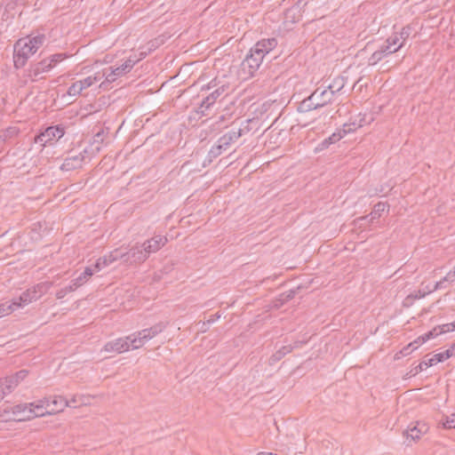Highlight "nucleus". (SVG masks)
<instances>
[{
  "label": "nucleus",
  "mask_w": 455,
  "mask_h": 455,
  "mask_svg": "<svg viewBox=\"0 0 455 455\" xmlns=\"http://www.w3.org/2000/svg\"><path fill=\"white\" fill-rule=\"evenodd\" d=\"M166 326L167 323L160 322L150 328L144 329L130 336H127L125 339L119 338L108 341L104 346L103 350L105 352H116L120 354L128 351L130 347H132V349H138L141 347L146 342L156 337L157 334L161 333L166 328Z\"/></svg>",
  "instance_id": "1"
},
{
  "label": "nucleus",
  "mask_w": 455,
  "mask_h": 455,
  "mask_svg": "<svg viewBox=\"0 0 455 455\" xmlns=\"http://www.w3.org/2000/svg\"><path fill=\"white\" fill-rule=\"evenodd\" d=\"M243 135V130H231L222 135L218 140L217 143L212 147L209 151L208 156L210 160L213 158H217L223 152L227 151L232 144L235 143Z\"/></svg>",
  "instance_id": "2"
},
{
  "label": "nucleus",
  "mask_w": 455,
  "mask_h": 455,
  "mask_svg": "<svg viewBox=\"0 0 455 455\" xmlns=\"http://www.w3.org/2000/svg\"><path fill=\"white\" fill-rule=\"evenodd\" d=\"M35 53L28 39H19L14 44L13 62L16 68H23L28 59Z\"/></svg>",
  "instance_id": "3"
},
{
  "label": "nucleus",
  "mask_w": 455,
  "mask_h": 455,
  "mask_svg": "<svg viewBox=\"0 0 455 455\" xmlns=\"http://www.w3.org/2000/svg\"><path fill=\"white\" fill-rule=\"evenodd\" d=\"M262 61V57H260L259 53L253 52V50L251 49L241 63V73L243 75V78L253 76L259 68Z\"/></svg>",
  "instance_id": "4"
},
{
  "label": "nucleus",
  "mask_w": 455,
  "mask_h": 455,
  "mask_svg": "<svg viewBox=\"0 0 455 455\" xmlns=\"http://www.w3.org/2000/svg\"><path fill=\"white\" fill-rule=\"evenodd\" d=\"M64 134L65 130L61 125L49 126L35 137V142L44 147L46 144L59 140Z\"/></svg>",
  "instance_id": "5"
},
{
  "label": "nucleus",
  "mask_w": 455,
  "mask_h": 455,
  "mask_svg": "<svg viewBox=\"0 0 455 455\" xmlns=\"http://www.w3.org/2000/svg\"><path fill=\"white\" fill-rule=\"evenodd\" d=\"M47 400L41 399L33 403H29V411L28 414L24 415L21 418H19V421L22 420H29L31 419H34L36 417H44L45 415H52L50 412V410H48V407L46 405Z\"/></svg>",
  "instance_id": "6"
},
{
  "label": "nucleus",
  "mask_w": 455,
  "mask_h": 455,
  "mask_svg": "<svg viewBox=\"0 0 455 455\" xmlns=\"http://www.w3.org/2000/svg\"><path fill=\"white\" fill-rule=\"evenodd\" d=\"M429 430V427L427 423L422 421H417L414 424L408 426L407 429L403 432V435L407 439H411L415 442L420 439V437L427 434Z\"/></svg>",
  "instance_id": "7"
},
{
  "label": "nucleus",
  "mask_w": 455,
  "mask_h": 455,
  "mask_svg": "<svg viewBox=\"0 0 455 455\" xmlns=\"http://www.w3.org/2000/svg\"><path fill=\"white\" fill-rule=\"evenodd\" d=\"M277 46V40L275 37L264 38L257 42L253 47V52L259 53L264 60L265 56Z\"/></svg>",
  "instance_id": "8"
},
{
  "label": "nucleus",
  "mask_w": 455,
  "mask_h": 455,
  "mask_svg": "<svg viewBox=\"0 0 455 455\" xmlns=\"http://www.w3.org/2000/svg\"><path fill=\"white\" fill-rule=\"evenodd\" d=\"M86 154L87 149H84L83 152H80L77 155L70 156L65 158L61 165V170L68 172L82 167Z\"/></svg>",
  "instance_id": "9"
},
{
  "label": "nucleus",
  "mask_w": 455,
  "mask_h": 455,
  "mask_svg": "<svg viewBox=\"0 0 455 455\" xmlns=\"http://www.w3.org/2000/svg\"><path fill=\"white\" fill-rule=\"evenodd\" d=\"M148 258L142 244H136L127 251V264L144 262Z\"/></svg>",
  "instance_id": "10"
},
{
  "label": "nucleus",
  "mask_w": 455,
  "mask_h": 455,
  "mask_svg": "<svg viewBox=\"0 0 455 455\" xmlns=\"http://www.w3.org/2000/svg\"><path fill=\"white\" fill-rule=\"evenodd\" d=\"M167 243V238L161 235H155L154 237L147 240L142 243L144 251L149 256L151 253L158 251Z\"/></svg>",
  "instance_id": "11"
},
{
  "label": "nucleus",
  "mask_w": 455,
  "mask_h": 455,
  "mask_svg": "<svg viewBox=\"0 0 455 455\" xmlns=\"http://www.w3.org/2000/svg\"><path fill=\"white\" fill-rule=\"evenodd\" d=\"M44 400H47L46 405L52 415L61 412L66 407H68V400L63 396L54 395L45 397Z\"/></svg>",
  "instance_id": "12"
},
{
  "label": "nucleus",
  "mask_w": 455,
  "mask_h": 455,
  "mask_svg": "<svg viewBox=\"0 0 455 455\" xmlns=\"http://www.w3.org/2000/svg\"><path fill=\"white\" fill-rule=\"evenodd\" d=\"M313 99L316 101V106L323 108L329 103H331L334 97L331 95V92L326 88H317L313 92Z\"/></svg>",
  "instance_id": "13"
},
{
  "label": "nucleus",
  "mask_w": 455,
  "mask_h": 455,
  "mask_svg": "<svg viewBox=\"0 0 455 455\" xmlns=\"http://www.w3.org/2000/svg\"><path fill=\"white\" fill-rule=\"evenodd\" d=\"M39 297L40 295L37 294L36 288H34L32 290H27L26 291L22 292L19 298L14 299V301L17 305V307L20 308L31 303L32 301L36 300Z\"/></svg>",
  "instance_id": "14"
},
{
  "label": "nucleus",
  "mask_w": 455,
  "mask_h": 455,
  "mask_svg": "<svg viewBox=\"0 0 455 455\" xmlns=\"http://www.w3.org/2000/svg\"><path fill=\"white\" fill-rule=\"evenodd\" d=\"M225 91V85L220 86L219 88L214 90L203 100L201 103V108H204L205 109L210 108V107L212 106L215 103V101L224 94Z\"/></svg>",
  "instance_id": "15"
},
{
  "label": "nucleus",
  "mask_w": 455,
  "mask_h": 455,
  "mask_svg": "<svg viewBox=\"0 0 455 455\" xmlns=\"http://www.w3.org/2000/svg\"><path fill=\"white\" fill-rule=\"evenodd\" d=\"M342 139L340 131L333 132L331 136L322 140L315 148V152H320L327 149L331 144H334Z\"/></svg>",
  "instance_id": "16"
},
{
  "label": "nucleus",
  "mask_w": 455,
  "mask_h": 455,
  "mask_svg": "<svg viewBox=\"0 0 455 455\" xmlns=\"http://www.w3.org/2000/svg\"><path fill=\"white\" fill-rule=\"evenodd\" d=\"M29 403H20L12 407H8L4 409V412H12L17 419L23 417L26 414H28L29 411Z\"/></svg>",
  "instance_id": "17"
},
{
  "label": "nucleus",
  "mask_w": 455,
  "mask_h": 455,
  "mask_svg": "<svg viewBox=\"0 0 455 455\" xmlns=\"http://www.w3.org/2000/svg\"><path fill=\"white\" fill-rule=\"evenodd\" d=\"M317 108H320L316 106V101L313 99L312 93L307 98L304 99L298 106V111L300 113H306Z\"/></svg>",
  "instance_id": "18"
},
{
  "label": "nucleus",
  "mask_w": 455,
  "mask_h": 455,
  "mask_svg": "<svg viewBox=\"0 0 455 455\" xmlns=\"http://www.w3.org/2000/svg\"><path fill=\"white\" fill-rule=\"evenodd\" d=\"M18 385L17 380L14 379L12 375L0 379V386H2L0 388L3 390L2 393L4 395L12 393Z\"/></svg>",
  "instance_id": "19"
},
{
  "label": "nucleus",
  "mask_w": 455,
  "mask_h": 455,
  "mask_svg": "<svg viewBox=\"0 0 455 455\" xmlns=\"http://www.w3.org/2000/svg\"><path fill=\"white\" fill-rule=\"evenodd\" d=\"M106 69V76L105 80L101 82L100 84V88L101 89H107V86L111 84L112 82L116 81V79L118 76H121V75H117V69L113 68H105Z\"/></svg>",
  "instance_id": "20"
},
{
  "label": "nucleus",
  "mask_w": 455,
  "mask_h": 455,
  "mask_svg": "<svg viewBox=\"0 0 455 455\" xmlns=\"http://www.w3.org/2000/svg\"><path fill=\"white\" fill-rule=\"evenodd\" d=\"M345 86V80L343 77H336L331 84H330L326 89L331 92V95L334 97L336 93L339 92Z\"/></svg>",
  "instance_id": "21"
},
{
  "label": "nucleus",
  "mask_w": 455,
  "mask_h": 455,
  "mask_svg": "<svg viewBox=\"0 0 455 455\" xmlns=\"http://www.w3.org/2000/svg\"><path fill=\"white\" fill-rule=\"evenodd\" d=\"M434 361L436 363H441L449 359L452 356H455V342L451 345V347L442 353H438L433 355Z\"/></svg>",
  "instance_id": "22"
},
{
  "label": "nucleus",
  "mask_w": 455,
  "mask_h": 455,
  "mask_svg": "<svg viewBox=\"0 0 455 455\" xmlns=\"http://www.w3.org/2000/svg\"><path fill=\"white\" fill-rule=\"evenodd\" d=\"M386 42L391 46L395 52L402 49L405 44L401 40L396 33H393L390 36L386 39Z\"/></svg>",
  "instance_id": "23"
},
{
  "label": "nucleus",
  "mask_w": 455,
  "mask_h": 455,
  "mask_svg": "<svg viewBox=\"0 0 455 455\" xmlns=\"http://www.w3.org/2000/svg\"><path fill=\"white\" fill-rule=\"evenodd\" d=\"M53 68V64L49 60H43L38 62L34 68V75L38 76L41 73L48 72Z\"/></svg>",
  "instance_id": "24"
},
{
  "label": "nucleus",
  "mask_w": 455,
  "mask_h": 455,
  "mask_svg": "<svg viewBox=\"0 0 455 455\" xmlns=\"http://www.w3.org/2000/svg\"><path fill=\"white\" fill-rule=\"evenodd\" d=\"M95 272L96 271L94 270V268L92 267H87L84 269V271L78 277L74 279V281L80 287L84 283H86L87 280L89 279V277H91Z\"/></svg>",
  "instance_id": "25"
},
{
  "label": "nucleus",
  "mask_w": 455,
  "mask_h": 455,
  "mask_svg": "<svg viewBox=\"0 0 455 455\" xmlns=\"http://www.w3.org/2000/svg\"><path fill=\"white\" fill-rule=\"evenodd\" d=\"M138 60H139L132 59V58H129L128 60H126L124 64L116 68L117 69V75L123 76V75L130 72V70L134 67V65L136 64V62Z\"/></svg>",
  "instance_id": "26"
},
{
  "label": "nucleus",
  "mask_w": 455,
  "mask_h": 455,
  "mask_svg": "<svg viewBox=\"0 0 455 455\" xmlns=\"http://www.w3.org/2000/svg\"><path fill=\"white\" fill-rule=\"evenodd\" d=\"M17 309H19V308L17 307V305H16L14 299H12L11 302L6 301L4 303H1L0 304V316L7 315Z\"/></svg>",
  "instance_id": "27"
},
{
  "label": "nucleus",
  "mask_w": 455,
  "mask_h": 455,
  "mask_svg": "<svg viewBox=\"0 0 455 455\" xmlns=\"http://www.w3.org/2000/svg\"><path fill=\"white\" fill-rule=\"evenodd\" d=\"M79 286L72 280L69 285H67L56 292V298L60 299H63L67 294L76 291Z\"/></svg>",
  "instance_id": "28"
},
{
  "label": "nucleus",
  "mask_w": 455,
  "mask_h": 455,
  "mask_svg": "<svg viewBox=\"0 0 455 455\" xmlns=\"http://www.w3.org/2000/svg\"><path fill=\"white\" fill-rule=\"evenodd\" d=\"M436 361H434V356H432L431 358H429L427 361L426 360H423L422 362H420L419 363V365H417L413 371H414V375L418 374L419 372L424 371V370H427L428 367L430 366H433L435 364H436Z\"/></svg>",
  "instance_id": "29"
},
{
  "label": "nucleus",
  "mask_w": 455,
  "mask_h": 455,
  "mask_svg": "<svg viewBox=\"0 0 455 455\" xmlns=\"http://www.w3.org/2000/svg\"><path fill=\"white\" fill-rule=\"evenodd\" d=\"M45 40V36L44 35H38L32 38L28 39V44H31V47L35 51V52L41 47Z\"/></svg>",
  "instance_id": "30"
},
{
  "label": "nucleus",
  "mask_w": 455,
  "mask_h": 455,
  "mask_svg": "<svg viewBox=\"0 0 455 455\" xmlns=\"http://www.w3.org/2000/svg\"><path fill=\"white\" fill-rule=\"evenodd\" d=\"M421 344L419 338H417L414 341L409 343L406 347H404L400 353L402 355L406 356L410 355L411 352H413L415 349H417Z\"/></svg>",
  "instance_id": "31"
},
{
  "label": "nucleus",
  "mask_w": 455,
  "mask_h": 455,
  "mask_svg": "<svg viewBox=\"0 0 455 455\" xmlns=\"http://www.w3.org/2000/svg\"><path fill=\"white\" fill-rule=\"evenodd\" d=\"M292 347L291 346H283L282 348L277 350L271 357V360L274 362L281 360L285 355L291 352Z\"/></svg>",
  "instance_id": "32"
},
{
  "label": "nucleus",
  "mask_w": 455,
  "mask_h": 455,
  "mask_svg": "<svg viewBox=\"0 0 455 455\" xmlns=\"http://www.w3.org/2000/svg\"><path fill=\"white\" fill-rule=\"evenodd\" d=\"M387 204L379 202L374 205L373 211L371 212V220L379 218L381 213L386 210Z\"/></svg>",
  "instance_id": "33"
},
{
  "label": "nucleus",
  "mask_w": 455,
  "mask_h": 455,
  "mask_svg": "<svg viewBox=\"0 0 455 455\" xmlns=\"http://www.w3.org/2000/svg\"><path fill=\"white\" fill-rule=\"evenodd\" d=\"M87 398L83 395H76L70 400H68V407H77L86 404Z\"/></svg>",
  "instance_id": "34"
},
{
  "label": "nucleus",
  "mask_w": 455,
  "mask_h": 455,
  "mask_svg": "<svg viewBox=\"0 0 455 455\" xmlns=\"http://www.w3.org/2000/svg\"><path fill=\"white\" fill-rule=\"evenodd\" d=\"M105 140V132L103 130L98 132L93 136L92 146H95V150L99 152L100 150V145L104 142Z\"/></svg>",
  "instance_id": "35"
},
{
  "label": "nucleus",
  "mask_w": 455,
  "mask_h": 455,
  "mask_svg": "<svg viewBox=\"0 0 455 455\" xmlns=\"http://www.w3.org/2000/svg\"><path fill=\"white\" fill-rule=\"evenodd\" d=\"M413 28L411 25H407L403 27L400 32H395L398 37L403 40V44H405L407 39L410 37L411 34L412 33Z\"/></svg>",
  "instance_id": "36"
},
{
  "label": "nucleus",
  "mask_w": 455,
  "mask_h": 455,
  "mask_svg": "<svg viewBox=\"0 0 455 455\" xmlns=\"http://www.w3.org/2000/svg\"><path fill=\"white\" fill-rule=\"evenodd\" d=\"M78 81L73 83L68 89V95L76 97L82 94L83 90Z\"/></svg>",
  "instance_id": "37"
},
{
  "label": "nucleus",
  "mask_w": 455,
  "mask_h": 455,
  "mask_svg": "<svg viewBox=\"0 0 455 455\" xmlns=\"http://www.w3.org/2000/svg\"><path fill=\"white\" fill-rule=\"evenodd\" d=\"M385 57L384 55L379 52V49H377L368 59V65L369 66H374L377 63H379L381 60H383Z\"/></svg>",
  "instance_id": "38"
},
{
  "label": "nucleus",
  "mask_w": 455,
  "mask_h": 455,
  "mask_svg": "<svg viewBox=\"0 0 455 455\" xmlns=\"http://www.w3.org/2000/svg\"><path fill=\"white\" fill-rule=\"evenodd\" d=\"M438 330V327L433 329L432 331L425 333L424 335L422 336H419V339L420 340L421 344H424L426 341H427L428 339H432V338H435L436 337L437 335H439V331H437Z\"/></svg>",
  "instance_id": "39"
},
{
  "label": "nucleus",
  "mask_w": 455,
  "mask_h": 455,
  "mask_svg": "<svg viewBox=\"0 0 455 455\" xmlns=\"http://www.w3.org/2000/svg\"><path fill=\"white\" fill-rule=\"evenodd\" d=\"M357 128H358V125L355 123L343 124L342 129L339 130L341 132L342 138L346 134L355 132Z\"/></svg>",
  "instance_id": "40"
},
{
  "label": "nucleus",
  "mask_w": 455,
  "mask_h": 455,
  "mask_svg": "<svg viewBox=\"0 0 455 455\" xmlns=\"http://www.w3.org/2000/svg\"><path fill=\"white\" fill-rule=\"evenodd\" d=\"M114 259L123 260V262L127 263V251H123L121 249H116L112 251Z\"/></svg>",
  "instance_id": "41"
},
{
  "label": "nucleus",
  "mask_w": 455,
  "mask_h": 455,
  "mask_svg": "<svg viewBox=\"0 0 455 455\" xmlns=\"http://www.w3.org/2000/svg\"><path fill=\"white\" fill-rule=\"evenodd\" d=\"M23 0H4L5 11L14 10L18 4H22Z\"/></svg>",
  "instance_id": "42"
},
{
  "label": "nucleus",
  "mask_w": 455,
  "mask_h": 455,
  "mask_svg": "<svg viewBox=\"0 0 455 455\" xmlns=\"http://www.w3.org/2000/svg\"><path fill=\"white\" fill-rule=\"evenodd\" d=\"M378 49L384 55V57L395 53L391 46L386 41Z\"/></svg>",
  "instance_id": "43"
},
{
  "label": "nucleus",
  "mask_w": 455,
  "mask_h": 455,
  "mask_svg": "<svg viewBox=\"0 0 455 455\" xmlns=\"http://www.w3.org/2000/svg\"><path fill=\"white\" fill-rule=\"evenodd\" d=\"M439 333L453 331L455 330V323H446L438 326Z\"/></svg>",
  "instance_id": "44"
},
{
  "label": "nucleus",
  "mask_w": 455,
  "mask_h": 455,
  "mask_svg": "<svg viewBox=\"0 0 455 455\" xmlns=\"http://www.w3.org/2000/svg\"><path fill=\"white\" fill-rule=\"evenodd\" d=\"M28 374L27 370H20L15 374L12 375L14 379L17 380V383L20 384Z\"/></svg>",
  "instance_id": "45"
},
{
  "label": "nucleus",
  "mask_w": 455,
  "mask_h": 455,
  "mask_svg": "<svg viewBox=\"0 0 455 455\" xmlns=\"http://www.w3.org/2000/svg\"><path fill=\"white\" fill-rule=\"evenodd\" d=\"M443 425L444 428H455V414L447 417Z\"/></svg>",
  "instance_id": "46"
},
{
  "label": "nucleus",
  "mask_w": 455,
  "mask_h": 455,
  "mask_svg": "<svg viewBox=\"0 0 455 455\" xmlns=\"http://www.w3.org/2000/svg\"><path fill=\"white\" fill-rule=\"evenodd\" d=\"M105 76H106V69H102L101 71H98L96 72L93 76H91V79L92 80V84H94L95 83L100 81L102 78H105Z\"/></svg>",
  "instance_id": "47"
},
{
  "label": "nucleus",
  "mask_w": 455,
  "mask_h": 455,
  "mask_svg": "<svg viewBox=\"0 0 455 455\" xmlns=\"http://www.w3.org/2000/svg\"><path fill=\"white\" fill-rule=\"evenodd\" d=\"M67 55L65 53H56L51 56V59L49 60L52 64H53V67L56 63L63 60Z\"/></svg>",
  "instance_id": "48"
},
{
  "label": "nucleus",
  "mask_w": 455,
  "mask_h": 455,
  "mask_svg": "<svg viewBox=\"0 0 455 455\" xmlns=\"http://www.w3.org/2000/svg\"><path fill=\"white\" fill-rule=\"evenodd\" d=\"M92 81V80L91 79V76H87L83 80H79L78 82L81 85L80 88H82V90L84 91V90L91 87L93 84Z\"/></svg>",
  "instance_id": "49"
},
{
  "label": "nucleus",
  "mask_w": 455,
  "mask_h": 455,
  "mask_svg": "<svg viewBox=\"0 0 455 455\" xmlns=\"http://www.w3.org/2000/svg\"><path fill=\"white\" fill-rule=\"evenodd\" d=\"M107 266H108V264L104 261V257H101V258L98 259V260L96 261V263L93 266V268L97 272Z\"/></svg>",
  "instance_id": "50"
},
{
  "label": "nucleus",
  "mask_w": 455,
  "mask_h": 455,
  "mask_svg": "<svg viewBox=\"0 0 455 455\" xmlns=\"http://www.w3.org/2000/svg\"><path fill=\"white\" fill-rule=\"evenodd\" d=\"M443 281H448L449 283L455 281V267L443 277Z\"/></svg>",
  "instance_id": "51"
},
{
  "label": "nucleus",
  "mask_w": 455,
  "mask_h": 455,
  "mask_svg": "<svg viewBox=\"0 0 455 455\" xmlns=\"http://www.w3.org/2000/svg\"><path fill=\"white\" fill-rule=\"evenodd\" d=\"M445 282H446V281H443V279H442V280H440L439 282L435 283V284L434 285V287H433L431 290H429V291H427V293L444 288V283H445Z\"/></svg>",
  "instance_id": "52"
},
{
  "label": "nucleus",
  "mask_w": 455,
  "mask_h": 455,
  "mask_svg": "<svg viewBox=\"0 0 455 455\" xmlns=\"http://www.w3.org/2000/svg\"><path fill=\"white\" fill-rule=\"evenodd\" d=\"M445 282H446V281H443V279H442V280H440L439 282L435 283V284L434 285V287H433L431 290H429V291H427V293L444 288V283H445Z\"/></svg>",
  "instance_id": "53"
},
{
  "label": "nucleus",
  "mask_w": 455,
  "mask_h": 455,
  "mask_svg": "<svg viewBox=\"0 0 455 455\" xmlns=\"http://www.w3.org/2000/svg\"><path fill=\"white\" fill-rule=\"evenodd\" d=\"M219 318H220V314L217 313V314H215V315H211V316H210V318H209L206 322H204L203 324H204V325H206V324H208V325H209V324H212V323H213L216 320H218Z\"/></svg>",
  "instance_id": "54"
},
{
  "label": "nucleus",
  "mask_w": 455,
  "mask_h": 455,
  "mask_svg": "<svg viewBox=\"0 0 455 455\" xmlns=\"http://www.w3.org/2000/svg\"><path fill=\"white\" fill-rule=\"evenodd\" d=\"M112 251L108 254L104 256V261L107 262L108 265L112 264L113 262L116 261V259H114Z\"/></svg>",
  "instance_id": "55"
},
{
  "label": "nucleus",
  "mask_w": 455,
  "mask_h": 455,
  "mask_svg": "<svg viewBox=\"0 0 455 455\" xmlns=\"http://www.w3.org/2000/svg\"><path fill=\"white\" fill-rule=\"evenodd\" d=\"M2 392L3 390L0 388V401L5 396Z\"/></svg>",
  "instance_id": "56"
},
{
  "label": "nucleus",
  "mask_w": 455,
  "mask_h": 455,
  "mask_svg": "<svg viewBox=\"0 0 455 455\" xmlns=\"http://www.w3.org/2000/svg\"><path fill=\"white\" fill-rule=\"evenodd\" d=\"M145 57H146V53L141 52V53H140V59H142V58H145Z\"/></svg>",
  "instance_id": "57"
},
{
  "label": "nucleus",
  "mask_w": 455,
  "mask_h": 455,
  "mask_svg": "<svg viewBox=\"0 0 455 455\" xmlns=\"http://www.w3.org/2000/svg\"><path fill=\"white\" fill-rule=\"evenodd\" d=\"M212 86V83H210L208 85H207V89H211Z\"/></svg>",
  "instance_id": "58"
},
{
  "label": "nucleus",
  "mask_w": 455,
  "mask_h": 455,
  "mask_svg": "<svg viewBox=\"0 0 455 455\" xmlns=\"http://www.w3.org/2000/svg\"><path fill=\"white\" fill-rule=\"evenodd\" d=\"M367 218H368V216H364V217L361 218L360 220H366Z\"/></svg>",
  "instance_id": "59"
},
{
  "label": "nucleus",
  "mask_w": 455,
  "mask_h": 455,
  "mask_svg": "<svg viewBox=\"0 0 455 455\" xmlns=\"http://www.w3.org/2000/svg\"><path fill=\"white\" fill-rule=\"evenodd\" d=\"M426 293H427V292H423V294H421V295H420V297H425V294H426Z\"/></svg>",
  "instance_id": "60"
},
{
  "label": "nucleus",
  "mask_w": 455,
  "mask_h": 455,
  "mask_svg": "<svg viewBox=\"0 0 455 455\" xmlns=\"http://www.w3.org/2000/svg\"><path fill=\"white\" fill-rule=\"evenodd\" d=\"M150 43H151L152 46H156V45H155V43H154L153 41H152V42H150Z\"/></svg>",
  "instance_id": "61"
}]
</instances>
